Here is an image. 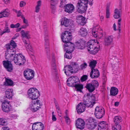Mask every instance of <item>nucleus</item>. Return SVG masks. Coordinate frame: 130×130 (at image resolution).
Segmentation results:
<instances>
[{
	"label": "nucleus",
	"mask_w": 130,
	"mask_h": 130,
	"mask_svg": "<svg viewBox=\"0 0 130 130\" xmlns=\"http://www.w3.org/2000/svg\"><path fill=\"white\" fill-rule=\"evenodd\" d=\"M17 46L16 43L13 40L11 41L9 44L6 45V51L5 53V56L7 60L3 61V64L6 70L9 72H12L13 70L11 61L13 60V54L16 52L15 48Z\"/></svg>",
	"instance_id": "1"
},
{
	"label": "nucleus",
	"mask_w": 130,
	"mask_h": 130,
	"mask_svg": "<svg viewBox=\"0 0 130 130\" xmlns=\"http://www.w3.org/2000/svg\"><path fill=\"white\" fill-rule=\"evenodd\" d=\"M61 38L62 42L65 43L64 48L74 46V44L70 42L72 39V36L71 33L69 31H65L64 33L61 35Z\"/></svg>",
	"instance_id": "2"
},
{
	"label": "nucleus",
	"mask_w": 130,
	"mask_h": 130,
	"mask_svg": "<svg viewBox=\"0 0 130 130\" xmlns=\"http://www.w3.org/2000/svg\"><path fill=\"white\" fill-rule=\"evenodd\" d=\"M96 45L94 40H91L88 41L87 45L88 51L90 53L95 54L98 52L99 49Z\"/></svg>",
	"instance_id": "3"
},
{
	"label": "nucleus",
	"mask_w": 130,
	"mask_h": 130,
	"mask_svg": "<svg viewBox=\"0 0 130 130\" xmlns=\"http://www.w3.org/2000/svg\"><path fill=\"white\" fill-rule=\"evenodd\" d=\"M27 94L28 98L32 100L37 99L40 95L39 91L35 87L29 89L27 91Z\"/></svg>",
	"instance_id": "4"
},
{
	"label": "nucleus",
	"mask_w": 130,
	"mask_h": 130,
	"mask_svg": "<svg viewBox=\"0 0 130 130\" xmlns=\"http://www.w3.org/2000/svg\"><path fill=\"white\" fill-rule=\"evenodd\" d=\"M13 60L15 64L19 66L23 65L26 61L24 56L21 53L15 54L13 56Z\"/></svg>",
	"instance_id": "5"
},
{
	"label": "nucleus",
	"mask_w": 130,
	"mask_h": 130,
	"mask_svg": "<svg viewBox=\"0 0 130 130\" xmlns=\"http://www.w3.org/2000/svg\"><path fill=\"white\" fill-rule=\"evenodd\" d=\"M98 124L95 119L92 117H90L86 121V126L90 130H92L97 126Z\"/></svg>",
	"instance_id": "6"
},
{
	"label": "nucleus",
	"mask_w": 130,
	"mask_h": 130,
	"mask_svg": "<svg viewBox=\"0 0 130 130\" xmlns=\"http://www.w3.org/2000/svg\"><path fill=\"white\" fill-rule=\"evenodd\" d=\"M23 74L25 78L27 80H29L33 78L34 76L35 73L33 70L27 69L24 71Z\"/></svg>",
	"instance_id": "7"
},
{
	"label": "nucleus",
	"mask_w": 130,
	"mask_h": 130,
	"mask_svg": "<svg viewBox=\"0 0 130 130\" xmlns=\"http://www.w3.org/2000/svg\"><path fill=\"white\" fill-rule=\"evenodd\" d=\"M104 114L105 110L103 107L101 106H97L95 108L94 115L97 118H102L103 117Z\"/></svg>",
	"instance_id": "8"
},
{
	"label": "nucleus",
	"mask_w": 130,
	"mask_h": 130,
	"mask_svg": "<svg viewBox=\"0 0 130 130\" xmlns=\"http://www.w3.org/2000/svg\"><path fill=\"white\" fill-rule=\"evenodd\" d=\"M77 77L71 76L67 80V84L68 86L70 87H74L75 84L78 82V79Z\"/></svg>",
	"instance_id": "9"
},
{
	"label": "nucleus",
	"mask_w": 130,
	"mask_h": 130,
	"mask_svg": "<svg viewBox=\"0 0 130 130\" xmlns=\"http://www.w3.org/2000/svg\"><path fill=\"white\" fill-rule=\"evenodd\" d=\"M29 32L28 31H25L23 30H21V37L23 38V40L24 43L28 42L29 41V39L30 38Z\"/></svg>",
	"instance_id": "10"
},
{
	"label": "nucleus",
	"mask_w": 130,
	"mask_h": 130,
	"mask_svg": "<svg viewBox=\"0 0 130 130\" xmlns=\"http://www.w3.org/2000/svg\"><path fill=\"white\" fill-rule=\"evenodd\" d=\"M9 102L4 100L2 104V109L5 112H8L10 111L11 106L9 104Z\"/></svg>",
	"instance_id": "11"
},
{
	"label": "nucleus",
	"mask_w": 130,
	"mask_h": 130,
	"mask_svg": "<svg viewBox=\"0 0 130 130\" xmlns=\"http://www.w3.org/2000/svg\"><path fill=\"white\" fill-rule=\"evenodd\" d=\"M40 106V101L37 100L36 102H35L34 103L30 105V108L32 111L35 112L38 110Z\"/></svg>",
	"instance_id": "12"
},
{
	"label": "nucleus",
	"mask_w": 130,
	"mask_h": 130,
	"mask_svg": "<svg viewBox=\"0 0 130 130\" xmlns=\"http://www.w3.org/2000/svg\"><path fill=\"white\" fill-rule=\"evenodd\" d=\"M85 122L83 119L78 118L76 120V128L80 129H83L84 128Z\"/></svg>",
	"instance_id": "13"
},
{
	"label": "nucleus",
	"mask_w": 130,
	"mask_h": 130,
	"mask_svg": "<svg viewBox=\"0 0 130 130\" xmlns=\"http://www.w3.org/2000/svg\"><path fill=\"white\" fill-rule=\"evenodd\" d=\"M74 67H75L77 69V66L76 65H75L73 67H72L69 65L64 67L63 70L67 75L69 76L73 73V68Z\"/></svg>",
	"instance_id": "14"
},
{
	"label": "nucleus",
	"mask_w": 130,
	"mask_h": 130,
	"mask_svg": "<svg viewBox=\"0 0 130 130\" xmlns=\"http://www.w3.org/2000/svg\"><path fill=\"white\" fill-rule=\"evenodd\" d=\"M32 130H43L44 126L41 122H37L34 123L32 126Z\"/></svg>",
	"instance_id": "15"
},
{
	"label": "nucleus",
	"mask_w": 130,
	"mask_h": 130,
	"mask_svg": "<svg viewBox=\"0 0 130 130\" xmlns=\"http://www.w3.org/2000/svg\"><path fill=\"white\" fill-rule=\"evenodd\" d=\"M64 8L65 12L70 14L74 11V7L73 4H68L64 6Z\"/></svg>",
	"instance_id": "16"
},
{
	"label": "nucleus",
	"mask_w": 130,
	"mask_h": 130,
	"mask_svg": "<svg viewBox=\"0 0 130 130\" xmlns=\"http://www.w3.org/2000/svg\"><path fill=\"white\" fill-rule=\"evenodd\" d=\"M68 48H66L67 50L66 52L64 55V57L67 58L71 59L72 57L71 53L73 51L74 49V46L68 47Z\"/></svg>",
	"instance_id": "17"
},
{
	"label": "nucleus",
	"mask_w": 130,
	"mask_h": 130,
	"mask_svg": "<svg viewBox=\"0 0 130 130\" xmlns=\"http://www.w3.org/2000/svg\"><path fill=\"white\" fill-rule=\"evenodd\" d=\"M90 76L92 78H95L98 77L100 76L99 71L97 69H92L90 73Z\"/></svg>",
	"instance_id": "18"
},
{
	"label": "nucleus",
	"mask_w": 130,
	"mask_h": 130,
	"mask_svg": "<svg viewBox=\"0 0 130 130\" xmlns=\"http://www.w3.org/2000/svg\"><path fill=\"white\" fill-rule=\"evenodd\" d=\"M87 6L77 4V11L78 12L81 13L85 12L87 9Z\"/></svg>",
	"instance_id": "19"
},
{
	"label": "nucleus",
	"mask_w": 130,
	"mask_h": 130,
	"mask_svg": "<svg viewBox=\"0 0 130 130\" xmlns=\"http://www.w3.org/2000/svg\"><path fill=\"white\" fill-rule=\"evenodd\" d=\"M108 125L104 121L101 122L98 124V130H108Z\"/></svg>",
	"instance_id": "20"
},
{
	"label": "nucleus",
	"mask_w": 130,
	"mask_h": 130,
	"mask_svg": "<svg viewBox=\"0 0 130 130\" xmlns=\"http://www.w3.org/2000/svg\"><path fill=\"white\" fill-rule=\"evenodd\" d=\"M76 108L78 113L81 114L85 111L86 107L83 105L82 102L77 105Z\"/></svg>",
	"instance_id": "21"
},
{
	"label": "nucleus",
	"mask_w": 130,
	"mask_h": 130,
	"mask_svg": "<svg viewBox=\"0 0 130 130\" xmlns=\"http://www.w3.org/2000/svg\"><path fill=\"white\" fill-rule=\"evenodd\" d=\"M83 102H82L83 105L84 106H86L87 107H92L94 104L91 101H90L89 99L86 98V97L84 98L83 100Z\"/></svg>",
	"instance_id": "22"
},
{
	"label": "nucleus",
	"mask_w": 130,
	"mask_h": 130,
	"mask_svg": "<svg viewBox=\"0 0 130 130\" xmlns=\"http://www.w3.org/2000/svg\"><path fill=\"white\" fill-rule=\"evenodd\" d=\"M45 49L46 52V54L47 57L49 58L50 57V48L49 46V44L48 42V38L47 36L46 38L45 39Z\"/></svg>",
	"instance_id": "23"
},
{
	"label": "nucleus",
	"mask_w": 130,
	"mask_h": 130,
	"mask_svg": "<svg viewBox=\"0 0 130 130\" xmlns=\"http://www.w3.org/2000/svg\"><path fill=\"white\" fill-rule=\"evenodd\" d=\"M61 24L62 25H64L67 27L69 26L71 24V20L66 18L62 19L61 21Z\"/></svg>",
	"instance_id": "24"
},
{
	"label": "nucleus",
	"mask_w": 130,
	"mask_h": 130,
	"mask_svg": "<svg viewBox=\"0 0 130 130\" xmlns=\"http://www.w3.org/2000/svg\"><path fill=\"white\" fill-rule=\"evenodd\" d=\"M87 33V30L86 29L83 27L81 28L78 32V35L82 37L86 36Z\"/></svg>",
	"instance_id": "25"
},
{
	"label": "nucleus",
	"mask_w": 130,
	"mask_h": 130,
	"mask_svg": "<svg viewBox=\"0 0 130 130\" xmlns=\"http://www.w3.org/2000/svg\"><path fill=\"white\" fill-rule=\"evenodd\" d=\"M113 41V37L109 36L106 37L105 39V44L106 45H110Z\"/></svg>",
	"instance_id": "26"
},
{
	"label": "nucleus",
	"mask_w": 130,
	"mask_h": 130,
	"mask_svg": "<svg viewBox=\"0 0 130 130\" xmlns=\"http://www.w3.org/2000/svg\"><path fill=\"white\" fill-rule=\"evenodd\" d=\"M118 89L115 87H112L110 89V94L111 96H115L117 95L118 92Z\"/></svg>",
	"instance_id": "27"
},
{
	"label": "nucleus",
	"mask_w": 130,
	"mask_h": 130,
	"mask_svg": "<svg viewBox=\"0 0 130 130\" xmlns=\"http://www.w3.org/2000/svg\"><path fill=\"white\" fill-rule=\"evenodd\" d=\"M121 11L120 9L119 10L118 9H115L114 11L113 17L115 19H117L121 17Z\"/></svg>",
	"instance_id": "28"
},
{
	"label": "nucleus",
	"mask_w": 130,
	"mask_h": 130,
	"mask_svg": "<svg viewBox=\"0 0 130 130\" xmlns=\"http://www.w3.org/2000/svg\"><path fill=\"white\" fill-rule=\"evenodd\" d=\"M9 14V10L8 9H6L3 10L0 12V18L7 17Z\"/></svg>",
	"instance_id": "29"
},
{
	"label": "nucleus",
	"mask_w": 130,
	"mask_h": 130,
	"mask_svg": "<svg viewBox=\"0 0 130 130\" xmlns=\"http://www.w3.org/2000/svg\"><path fill=\"white\" fill-rule=\"evenodd\" d=\"M5 96L6 98L8 99L11 98L13 96L12 94V89H8L5 92Z\"/></svg>",
	"instance_id": "30"
},
{
	"label": "nucleus",
	"mask_w": 130,
	"mask_h": 130,
	"mask_svg": "<svg viewBox=\"0 0 130 130\" xmlns=\"http://www.w3.org/2000/svg\"><path fill=\"white\" fill-rule=\"evenodd\" d=\"M78 82H77L75 84L74 87L76 89L77 91L81 92L83 88V85L82 84H79V81L78 80Z\"/></svg>",
	"instance_id": "31"
},
{
	"label": "nucleus",
	"mask_w": 130,
	"mask_h": 130,
	"mask_svg": "<svg viewBox=\"0 0 130 130\" xmlns=\"http://www.w3.org/2000/svg\"><path fill=\"white\" fill-rule=\"evenodd\" d=\"M85 87L89 92H92L95 89L91 83L87 84Z\"/></svg>",
	"instance_id": "32"
},
{
	"label": "nucleus",
	"mask_w": 130,
	"mask_h": 130,
	"mask_svg": "<svg viewBox=\"0 0 130 130\" xmlns=\"http://www.w3.org/2000/svg\"><path fill=\"white\" fill-rule=\"evenodd\" d=\"M13 82L12 80L10 79L6 78L5 81L4 83V85L11 86L13 85Z\"/></svg>",
	"instance_id": "33"
},
{
	"label": "nucleus",
	"mask_w": 130,
	"mask_h": 130,
	"mask_svg": "<svg viewBox=\"0 0 130 130\" xmlns=\"http://www.w3.org/2000/svg\"><path fill=\"white\" fill-rule=\"evenodd\" d=\"M113 121L115 124H120V123L122 121V118L120 116H115L113 119Z\"/></svg>",
	"instance_id": "34"
},
{
	"label": "nucleus",
	"mask_w": 130,
	"mask_h": 130,
	"mask_svg": "<svg viewBox=\"0 0 130 130\" xmlns=\"http://www.w3.org/2000/svg\"><path fill=\"white\" fill-rule=\"evenodd\" d=\"M97 63V62L96 60H93L90 62L89 66L91 68V69H94Z\"/></svg>",
	"instance_id": "35"
},
{
	"label": "nucleus",
	"mask_w": 130,
	"mask_h": 130,
	"mask_svg": "<svg viewBox=\"0 0 130 130\" xmlns=\"http://www.w3.org/2000/svg\"><path fill=\"white\" fill-rule=\"evenodd\" d=\"M29 41L24 43L25 45L27 50H29L30 51L33 52L34 51L32 47L29 44Z\"/></svg>",
	"instance_id": "36"
},
{
	"label": "nucleus",
	"mask_w": 130,
	"mask_h": 130,
	"mask_svg": "<svg viewBox=\"0 0 130 130\" xmlns=\"http://www.w3.org/2000/svg\"><path fill=\"white\" fill-rule=\"evenodd\" d=\"M41 2L40 0H39L37 2V5L36 7L35 12H38L40 9V7L41 5Z\"/></svg>",
	"instance_id": "37"
},
{
	"label": "nucleus",
	"mask_w": 130,
	"mask_h": 130,
	"mask_svg": "<svg viewBox=\"0 0 130 130\" xmlns=\"http://www.w3.org/2000/svg\"><path fill=\"white\" fill-rule=\"evenodd\" d=\"M7 124V120L4 118H0V125H5Z\"/></svg>",
	"instance_id": "38"
},
{
	"label": "nucleus",
	"mask_w": 130,
	"mask_h": 130,
	"mask_svg": "<svg viewBox=\"0 0 130 130\" xmlns=\"http://www.w3.org/2000/svg\"><path fill=\"white\" fill-rule=\"evenodd\" d=\"M90 83L95 89L97 88L99 86V83L98 81L96 80H93Z\"/></svg>",
	"instance_id": "39"
},
{
	"label": "nucleus",
	"mask_w": 130,
	"mask_h": 130,
	"mask_svg": "<svg viewBox=\"0 0 130 130\" xmlns=\"http://www.w3.org/2000/svg\"><path fill=\"white\" fill-rule=\"evenodd\" d=\"M77 4L87 6L88 2L87 0H79Z\"/></svg>",
	"instance_id": "40"
},
{
	"label": "nucleus",
	"mask_w": 130,
	"mask_h": 130,
	"mask_svg": "<svg viewBox=\"0 0 130 130\" xmlns=\"http://www.w3.org/2000/svg\"><path fill=\"white\" fill-rule=\"evenodd\" d=\"M112 130H120L121 129V126L120 124H115L112 126Z\"/></svg>",
	"instance_id": "41"
},
{
	"label": "nucleus",
	"mask_w": 130,
	"mask_h": 130,
	"mask_svg": "<svg viewBox=\"0 0 130 130\" xmlns=\"http://www.w3.org/2000/svg\"><path fill=\"white\" fill-rule=\"evenodd\" d=\"M10 32V30L7 26L6 25L4 29L2 32L1 33V35H2L4 33H8Z\"/></svg>",
	"instance_id": "42"
},
{
	"label": "nucleus",
	"mask_w": 130,
	"mask_h": 130,
	"mask_svg": "<svg viewBox=\"0 0 130 130\" xmlns=\"http://www.w3.org/2000/svg\"><path fill=\"white\" fill-rule=\"evenodd\" d=\"M106 17L107 18H109L110 12H109V6H107L106 9Z\"/></svg>",
	"instance_id": "43"
},
{
	"label": "nucleus",
	"mask_w": 130,
	"mask_h": 130,
	"mask_svg": "<svg viewBox=\"0 0 130 130\" xmlns=\"http://www.w3.org/2000/svg\"><path fill=\"white\" fill-rule=\"evenodd\" d=\"M121 19H120L118 20V30L119 31V32L118 33L119 34H120V31H121L120 27H121Z\"/></svg>",
	"instance_id": "44"
},
{
	"label": "nucleus",
	"mask_w": 130,
	"mask_h": 130,
	"mask_svg": "<svg viewBox=\"0 0 130 130\" xmlns=\"http://www.w3.org/2000/svg\"><path fill=\"white\" fill-rule=\"evenodd\" d=\"M88 78V76L86 75H83L81 77L80 80L82 82H84L87 80Z\"/></svg>",
	"instance_id": "45"
},
{
	"label": "nucleus",
	"mask_w": 130,
	"mask_h": 130,
	"mask_svg": "<svg viewBox=\"0 0 130 130\" xmlns=\"http://www.w3.org/2000/svg\"><path fill=\"white\" fill-rule=\"evenodd\" d=\"M64 118L66 122L68 124H69L70 123V120L68 116H64Z\"/></svg>",
	"instance_id": "46"
},
{
	"label": "nucleus",
	"mask_w": 130,
	"mask_h": 130,
	"mask_svg": "<svg viewBox=\"0 0 130 130\" xmlns=\"http://www.w3.org/2000/svg\"><path fill=\"white\" fill-rule=\"evenodd\" d=\"M91 100H92V102L94 104H95V102L96 100V98L95 96V95H92L91 96Z\"/></svg>",
	"instance_id": "47"
},
{
	"label": "nucleus",
	"mask_w": 130,
	"mask_h": 130,
	"mask_svg": "<svg viewBox=\"0 0 130 130\" xmlns=\"http://www.w3.org/2000/svg\"><path fill=\"white\" fill-rule=\"evenodd\" d=\"M87 66V64L85 62H84L83 64H82L80 66V67L82 70L85 69Z\"/></svg>",
	"instance_id": "48"
},
{
	"label": "nucleus",
	"mask_w": 130,
	"mask_h": 130,
	"mask_svg": "<svg viewBox=\"0 0 130 130\" xmlns=\"http://www.w3.org/2000/svg\"><path fill=\"white\" fill-rule=\"evenodd\" d=\"M51 8L52 9L55 10V5L53 4H52V3H53L54 2V0H51Z\"/></svg>",
	"instance_id": "49"
},
{
	"label": "nucleus",
	"mask_w": 130,
	"mask_h": 130,
	"mask_svg": "<svg viewBox=\"0 0 130 130\" xmlns=\"http://www.w3.org/2000/svg\"><path fill=\"white\" fill-rule=\"evenodd\" d=\"M92 34L95 37H98L99 34L97 31H92Z\"/></svg>",
	"instance_id": "50"
},
{
	"label": "nucleus",
	"mask_w": 130,
	"mask_h": 130,
	"mask_svg": "<svg viewBox=\"0 0 130 130\" xmlns=\"http://www.w3.org/2000/svg\"><path fill=\"white\" fill-rule=\"evenodd\" d=\"M15 11L17 13V15L18 17H20L21 16L22 13L20 10H15Z\"/></svg>",
	"instance_id": "51"
},
{
	"label": "nucleus",
	"mask_w": 130,
	"mask_h": 130,
	"mask_svg": "<svg viewBox=\"0 0 130 130\" xmlns=\"http://www.w3.org/2000/svg\"><path fill=\"white\" fill-rule=\"evenodd\" d=\"M66 0H60V6L61 7H63V5H64L66 3Z\"/></svg>",
	"instance_id": "52"
},
{
	"label": "nucleus",
	"mask_w": 130,
	"mask_h": 130,
	"mask_svg": "<svg viewBox=\"0 0 130 130\" xmlns=\"http://www.w3.org/2000/svg\"><path fill=\"white\" fill-rule=\"evenodd\" d=\"M26 3L24 1H21L20 4V5L21 7H22L26 5Z\"/></svg>",
	"instance_id": "53"
},
{
	"label": "nucleus",
	"mask_w": 130,
	"mask_h": 130,
	"mask_svg": "<svg viewBox=\"0 0 130 130\" xmlns=\"http://www.w3.org/2000/svg\"><path fill=\"white\" fill-rule=\"evenodd\" d=\"M52 69L54 70H56V63L54 62H53L52 64Z\"/></svg>",
	"instance_id": "54"
},
{
	"label": "nucleus",
	"mask_w": 130,
	"mask_h": 130,
	"mask_svg": "<svg viewBox=\"0 0 130 130\" xmlns=\"http://www.w3.org/2000/svg\"><path fill=\"white\" fill-rule=\"evenodd\" d=\"M92 95V94H90L89 93H87L86 95H85V98L86 97V98H88L87 99H89L91 97V96Z\"/></svg>",
	"instance_id": "55"
},
{
	"label": "nucleus",
	"mask_w": 130,
	"mask_h": 130,
	"mask_svg": "<svg viewBox=\"0 0 130 130\" xmlns=\"http://www.w3.org/2000/svg\"><path fill=\"white\" fill-rule=\"evenodd\" d=\"M56 107L57 110V112L58 113H59V114L60 115H59L60 116H61V113H60V108L59 106H56Z\"/></svg>",
	"instance_id": "56"
},
{
	"label": "nucleus",
	"mask_w": 130,
	"mask_h": 130,
	"mask_svg": "<svg viewBox=\"0 0 130 130\" xmlns=\"http://www.w3.org/2000/svg\"><path fill=\"white\" fill-rule=\"evenodd\" d=\"M88 1V3L90 5L92 6L93 3V0H87Z\"/></svg>",
	"instance_id": "57"
},
{
	"label": "nucleus",
	"mask_w": 130,
	"mask_h": 130,
	"mask_svg": "<svg viewBox=\"0 0 130 130\" xmlns=\"http://www.w3.org/2000/svg\"><path fill=\"white\" fill-rule=\"evenodd\" d=\"M2 130H10V129L8 127L5 126L2 128Z\"/></svg>",
	"instance_id": "58"
},
{
	"label": "nucleus",
	"mask_w": 130,
	"mask_h": 130,
	"mask_svg": "<svg viewBox=\"0 0 130 130\" xmlns=\"http://www.w3.org/2000/svg\"><path fill=\"white\" fill-rule=\"evenodd\" d=\"M28 26L29 24H25V25H22L21 27L22 28L24 29L26 28Z\"/></svg>",
	"instance_id": "59"
},
{
	"label": "nucleus",
	"mask_w": 130,
	"mask_h": 130,
	"mask_svg": "<svg viewBox=\"0 0 130 130\" xmlns=\"http://www.w3.org/2000/svg\"><path fill=\"white\" fill-rule=\"evenodd\" d=\"M4 3L6 4H8L10 2V0H3Z\"/></svg>",
	"instance_id": "60"
},
{
	"label": "nucleus",
	"mask_w": 130,
	"mask_h": 130,
	"mask_svg": "<svg viewBox=\"0 0 130 130\" xmlns=\"http://www.w3.org/2000/svg\"><path fill=\"white\" fill-rule=\"evenodd\" d=\"M52 120L54 121H56V118L55 117V115H53V116H52Z\"/></svg>",
	"instance_id": "61"
},
{
	"label": "nucleus",
	"mask_w": 130,
	"mask_h": 130,
	"mask_svg": "<svg viewBox=\"0 0 130 130\" xmlns=\"http://www.w3.org/2000/svg\"><path fill=\"white\" fill-rule=\"evenodd\" d=\"M20 25V24L19 23H17L14 25L15 28H17L19 27Z\"/></svg>",
	"instance_id": "62"
},
{
	"label": "nucleus",
	"mask_w": 130,
	"mask_h": 130,
	"mask_svg": "<svg viewBox=\"0 0 130 130\" xmlns=\"http://www.w3.org/2000/svg\"><path fill=\"white\" fill-rule=\"evenodd\" d=\"M23 18V23L26 24H28L27 21L26 20L25 18Z\"/></svg>",
	"instance_id": "63"
},
{
	"label": "nucleus",
	"mask_w": 130,
	"mask_h": 130,
	"mask_svg": "<svg viewBox=\"0 0 130 130\" xmlns=\"http://www.w3.org/2000/svg\"><path fill=\"white\" fill-rule=\"evenodd\" d=\"M119 104V103L118 102H116L114 104V105L116 106H118Z\"/></svg>",
	"instance_id": "64"
}]
</instances>
